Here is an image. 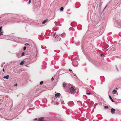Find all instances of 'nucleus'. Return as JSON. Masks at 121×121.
Wrapping results in <instances>:
<instances>
[{"mask_svg": "<svg viewBox=\"0 0 121 121\" xmlns=\"http://www.w3.org/2000/svg\"><path fill=\"white\" fill-rule=\"evenodd\" d=\"M78 58V57H76L75 59L72 62V64L73 65L74 67H77L78 65V63L76 60H77Z\"/></svg>", "mask_w": 121, "mask_h": 121, "instance_id": "nucleus-1", "label": "nucleus"}, {"mask_svg": "<svg viewBox=\"0 0 121 121\" xmlns=\"http://www.w3.org/2000/svg\"><path fill=\"white\" fill-rule=\"evenodd\" d=\"M74 75V76H76V74H74V75Z\"/></svg>", "mask_w": 121, "mask_h": 121, "instance_id": "nucleus-41", "label": "nucleus"}, {"mask_svg": "<svg viewBox=\"0 0 121 121\" xmlns=\"http://www.w3.org/2000/svg\"><path fill=\"white\" fill-rule=\"evenodd\" d=\"M116 25L119 26L120 28H121V22L118 20L116 21L115 22Z\"/></svg>", "mask_w": 121, "mask_h": 121, "instance_id": "nucleus-4", "label": "nucleus"}, {"mask_svg": "<svg viewBox=\"0 0 121 121\" xmlns=\"http://www.w3.org/2000/svg\"><path fill=\"white\" fill-rule=\"evenodd\" d=\"M14 86H17V84H16L14 85Z\"/></svg>", "mask_w": 121, "mask_h": 121, "instance_id": "nucleus-31", "label": "nucleus"}, {"mask_svg": "<svg viewBox=\"0 0 121 121\" xmlns=\"http://www.w3.org/2000/svg\"><path fill=\"white\" fill-rule=\"evenodd\" d=\"M3 71L4 72H5V71H4V68H3Z\"/></svg>", "mask_w": 121, "mask_h": 121, "instance_id": "nucleus-33", "label": "nucleus"}, {"mask_svg": "<svg viewBox=\"0 0 121 121\" xmlns=\"http://www.w3.org/2000/svg\"><path fill=\"white\" fill-rule=\"evenodd\" d=\"M103 55V54H100V56H101V57Z\"/></svg>", "mask_w": 121, "mask_h": 121, "instance_id": "nucleus-35", "label": "nucleus"}, {"mask_svg": "<svg viewBox=\"0 0 121 121\" xmlns=\"http://www.w3.org/2000/svg\"><path fill=\"white\" fill-rule=\"evenodd\" d=\"M115 109L112 108L111 109V112L112 114H114L115 112Z\"/></svg>", "mask_w": 121, "mask_h": 121, "instance_id": "nucleus-8", "label": "nucleus"}, {"mask_svg": "<svg viewBox=\"0 0 121 121\" xmlns=\"http://www.w3.org/2000/svg\"><path fill=\"white\" fill-rule=\"evenodd\" d=\"M88 60L90 61H91V59L89 56H88L87 57Z\"/></svg>", "mask_w": 121, "mask_h": 121, "instance_id": "nucleus-19", "label": "nucleus"}, {"mask_svg": "<svg viewBox=\"0 0 121 121\" xmlns=\"http://www.w3.org/2000/svg\"><path fill=\"white\" fill-rule=\"evenodd\" d=\"M61 36L63 37H64L66 36V34L65 33H64L61 34Z\"/></svg>", "mask_w": 121, "mask_h": 121, "instance_id": "nucleus-12", "label": "nucleus"}, {"mask_svg": "<svg viewBox=\"0 0 121 121\" xmlns=\"http://www.w3.org/2000/svg\"><path fill=\"white\" fill-rule=\"evenodd\" d=\"M77 103L79 104V105H81L82 104L81 102L80 101H77Z\"/></svg>", "mask_w": 121, "mask_h": 121, "instance_id": "nucleus-17", "label": "nucleus"}, {"mask_svg": "<svg viewBox=\"0 0 121 121\" xmlns=\"http://www.w3.org/2000/svg\"><path fill=\"white\" fill-rule=\"evenodd\" d=\"M69 71H72V70L71 69H69Z\"/></svg>", "mask_w": 121, "mask_h": 121, "instance_id": "nucleus-38", "label": "nucleus"}, {"mask_svg": "<svg viewBox=\"0 0 121 121\" xmlns=\"http://www.w3.org/2000/svg\"><path fill=\"white\" fill-rule=\"evenodd\" d=\"M24 61H22L20 63V64L21 65H22L24 63Z\"/></svg>", "mask_w": 121, "mask_h": 121, "instance_id": "nucleus-16", "label": "nucleus"}, {"mask_svg": "<svg viewBox=\"0 0 121 121\" xmlns=\"http://www.w3.org/2000/svg\"><path fill=\"white\" fill-rule=\"evenodd\" d=\"M32 109V108H29V109L30 110H31Z\"/></svg>", "mask_w": 121, "mask_h": 121, "instance_id": "nucleus-40", "label": "nucleus"}, {"mask_svg": "<svg viewBox=\"0 0 121 121\" xmlns=\"http://www.w3.org/2000/svg\"><path fill=\"white\" fill-rule=\"evenodd\" d=\"M25 45H29V44H28V43L26 44H25Z\"/></svg>", "mask_w": 121, "mask_h": 121, "instance_id": "nucleus-39", "label": "nucleus"}, {"mask_svg": "<svg viewBox=\"0 0 121 121\" xmlns=\"http://www.w3.org/2000/svg\"><path fill=\"white\" fill-rule=\"evenodd\" d=\"M60 95L61 94L59 93H57L55 94V96L57 98L59 97V96H60Z\"/></svg>", "mask_w": 121, "mask_h": 121, "instance_id": "nucleus-9", "label": "nucleus"}, {"mask_svg": "<svg viewBox=\"0 0 121 121\" xmlns=\"http://www.w3.org/2000/svg\"><path fill=\"white\" fill-rule=\"evenodd\" d=\"M116 69L117 70V71H119L118 70V68H117V67H116Z\"/></svg>", "mask_w": 121, "mask_h": 121, "instance_id": "nucleus-36", "label": "nucleus"}, {"mask_svg": "<svg viewBox=\"0 0 121 121\" xmlns=\"http://www.w3.org/2000/svg\"><path fill=\"white\" fill-rule=\"evenodd\" d=\"M38 120L39 121H44V118L43 117L40 118L38 119Z\"/></svg>", "mask_w": 121, "mask_h": 121, "instance_id": "nucleus-10", "label": "nucleus"}, {"mask_svg": "<svg viewBox=\"0 0 121 121\" xmlns=\"http://www.w3.org/2000/svg\"><path fill=\"white\" fill-rule=\"evenodd\" d=\"M117 91L116 90H113L112 92V93L113 94H115L117 92Z\"/></svg>", "mask_w": 121, "mask_h": 121, "instance_id": "nucleus-15", "label": "nucleus"}, {"mask_svg": "<svg viewBox=\"0 0 121 121\" xmlns=\"http://www.w3.org/2000/svg\"><path fill=\"white\" fill-rule=\"evenodd\" d=\"M2 28V26L0 27V32Z\"/></svg>", "mask_w": 121, "mask_h": 121, "instance_id": "nucleus-29", "label": "nucleus"}, {"mask_svg": "<svg viewBox=\"0 0 121 121\" xmlns=\"http://www.w3.org/2000/svg\"><path fill=\"white\" fill-rule=\"evenodd\" d=\"M43 82V81H41L40 83V84L41 85L42 84Z\"/></svg>", "mask_w": 121, "mask_h": 121, "instance_id": "nucleus-22", "label": "nucleus"}, {"mask_svg": "<svg viewBox=\"0 0 121 121\" xmlns=\"http://www.w3.org/2000/svg\"><path fill=\"white\" fill-rule=\"evenodd\" d=\"M75 89L73 87L70 88V92L72 94H74L75 91Z\"/></svg>", "mask_w": 121, "mask_h": 121, "instance_id": "nucleus-3", "label": "nucleus"}, {"mask_svg": "<svg viewBox=\"0 0 121 121\" xmlns=\"http://www.w3.org/2000/svg\"><path fill=\"white\" fill-rule=\"evenodd\" d=\"M75 44L77 45H79L80 44V43L79 42H78L77 43H76Z\"/></svg>", "mask_w": 121, "mask_h": 121, "instance_id": "nucleus-20", "label": "nucleus"}, {"mask_svg": "<svg viewBox=\"0 0 121 121\" xmlns=\"http://www.w3.org/2000/svg\"><path fill=\"white\" fill-rule=\"evenodd\" d=\"M37 118H36L35 119H34L33 120L36 121L37 120Z\"/></svg>", "mask_w": 121, "mask_h": 121, "instance_id": "nucleus-32", "label": "nucleus"}, {"mask_svg": "<svg viewBox=\"0 0 121 121\" xmlns=\"http://www.w3.org/2000/svg\"><path fill=\"white\" fill-rule=\"evenodd\" d=\"M54 37H55V40L56 41L60 40L61 39L60 37H59V35L56 33H55L53 35Z\"/></svg>", "mask_w": 121, "mask_h": 121, "instance_id": "nucleus-2", "label": "nucleus"}, {"mask_svg": "<svg viewBox=\"0 0 121 121\" xmlns=\"http://www.w3.org/2000/svg\"><path fill=\"white\" fill-rule=\"evenodd\" d=\"M1 67H3V65H1Z\"/></svg>", "mask_w": 121, "mask_h": 121, "instance_id": "nucleus-37", "label": "nucleus"}, {"mask_svg": "<svg viewBox=\"0 0 121 121\" xmlns=\"http://www.w3.org/2000/svg\"><path fill=\"white\" fill-rule=\"evenodd\" d=\"M3 35V33H2V32H1L0 33V35Z\"/></svg>", "mask_w": 121, "mask_h": 121, "instance_id": "nucleus-30", "label": "nucleus"}, {"mask_svg": "<svg viewBox=\"0 0 121 121\" xmlns=\"http://www.w3.org/2000/svg\"><path fill=\"white\" fill-rule=\"evenodd\" d=\"M64 9V8L63 7H62L60 9V11H62Z\"/></svg>", "mask_w": 121, "mask_h": 121, "instance_id": "nucleus-18", "label": "nucleus"}, {"mask_svg": "<svg viewBox=\"0 0 121 121\" xmlns=\"http://www.w3.org/2000/svg\"><path fill=\"white\" fill-rule=\"evenodd\" d=\"M67 104L69 106H72L74 105V103L72 101H70Z\"/></svg>", "mask_w": 121, "mask_h": 121, "instance_id": "nucleus-5", "label": "nucleus"}, {"mask_svg": "<svg viewBox=\"0 0 121 121\" xmlns=\"http://www.w3.org/2000/svg\"><path fill=\"white\" fill-rule=\"evenodd\" d=\"M9 76L8 75H7L6 76H4L3 77V78L4 79H8L9 78Z\"/></svg>", "mask_w": 121, "mask_h": 121, "instance_id": "nucleus-13", "label": "nucleus"}, {"mask_svg": "<svg viewBox=\"0 0 121 121\" xmlns=\"http://www.w3.org/2000/svg\"><path fill=\"white\" fill-rule=\"evenodd\" d=\"M60 101L61 102V103L62 104H64V101L63 100Z\"/></svg>", "mask_w": 121, "mask_h": 121, "instance_id": "nucleus-21", "label": "nucleus"}, {"mask_svg": "<svg viewBox=\"0 0 121 121\" xmlns=\"http://www.w3.org/2000/svg\"><path fill=\"white\" fill-rule=\"evenodd\" d=\"M24 54H25V53L24 52H23L21 54V56H23L24 55Z\"/></svg>", "mask_w": 121, "mask_h": 121, "instance_id": "nucleus-24", "label": "nucleus"}, {"mask_svg": "<svg viewBox=\"0 0 121 121\" xmlns=\"http://www.w3.org/2000/svg\"><path fill=\"white\" fill-rule=\"evenodd\" d=\"M48 19H46L45 20H44L42 23V24H44L46 23L48 21Z\"/></svg>", "mask_w": 121, "mask_h": 121, "instance_id": "nucleus-11", "label": "nucleus"}, {"mask_svg": "<svg viewBox=\"0 0 121 121\" xmlns=\"http://www.w3.org/2000/svg\"><path fill=\"white\" fill-rule=\"evenodd\" d=\"M62 85L64 88H66L68 87L69 85V84H66L65 82H64L63 83Z\"/></svg>", "mask_w": 121, "mask_h": 121, "instance_id": "nucleus-6", "label": "nucleus"}, {"mask_svg": "<svg viewBox=\"0 0 121 121\" xmlns=\"http://www.w3.org/2000/svg\"><path fill=\"white\" fill-rule=\"evenodd\" d=\"M26 47H24L23 48V50L24 51L26 49Z\"/></svg>", "mask_w": 121, "mask_h": 121, "instance_id": "nucleus-23", "label": "nucleus"}, {"mask_svg": "<svg viewBox=\"0 0 121 121\" xmlns=\"http://www.w3.org/2000/svg\"><path fill=\"white\" fill-rule=\"evenodd\" d=\"M86 94L87 95H90L91 94V93H88V92H86Z\"/></svg>", "mask_w": 121, "mask_h": 121, "instance_id": "nucleus-25", "label": "nucleus"}, {"mask_svg": "<svg viewBox=\"0 0 121 121\" xmlns=\"http://www.w3.org/2000/svg\"><path fill=\"white\" fill-rule=\"evenodd\" d=\"M86 116L87 118L88 119H90L91 118L90 115L89 113H87L86 115Z\"/></svg>", "mask_w": 121, "mask_h": 121, "instance_id": "nucleus-7", "label": "nucleus"}, {"mask_svg": "<svg viewBox=\"0 0 121 121\" xmlns=\"http://www.w3.org/2000/svg\"><path fill=\"white\" fill-rule=\"evenodd\" d=\"M109 97L110 99L113 102H115L114 101V100H113L112 99V97H111V96L110 95H109Z\"/></svg>", "mask_w": 121, "mask_h": 121, "instance_id": "nucleus-14", "label": "nucleus"}, {"mask_svg": "<svg viewBox=\"0 0 121 121\" xmlns=\"http://www.w3.org/2000/svg\"><path fill=\"white\" fill-rule=\"evenodd\" d=\"M108 107V106H105L104 107V108H105V109L107 108Z\"/></svg>", "mask_w": 121, "mask_h": 121, "instance_id": "nucleus-28", "label": "nucleus"}, {"mask_svg": "<svg viewBox=\"0 0 121 121\" xmlns=\"http://www.w3.org/2000/svg\"><path fill=\"white\" fill-rule=\"evenodd\" d=\"M59 104V103H58V102H57V103H56V105H58Z\"/></svg>", "mask_w": 121, "mask_h": 121, "instance_id": "nucleus-34", "label": "nucleus"}, {"mask_svg": "<svg viewBox=\"0 0 121 121\" xmlns=\"http://www.w3.org/2000/svg\"><path fill=\"white\" fill-rule=\"evenodd\" d=\"M54 78L53 77H52L51 78V80L53 81L54 80Z\"/></svg>", "mask_w": 121, "mask_h": 121, "instance_id": "nucleus-27", "label": "nucleus"}, {"mask_svg": "<svg viewBox=\"0 0 121 121\" xmlns=\"http://www.w3.org/2000/svg\"><path fill=\"white\" fill-rule=\"evenodd\" d=\"M31 2V0H29V2H28V3L29 4H30Z\"/></svg>", "mask_w": 121, "mask_h": 121, "instance_id": "nucleus-26", "label": "nucleus"}]
</instances>
